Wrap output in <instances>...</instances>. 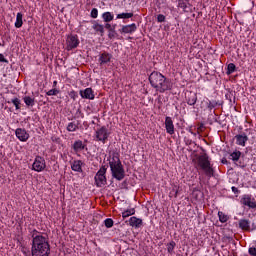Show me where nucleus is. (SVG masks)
<instances>
[{"label": "nucleus", "mask_w": 256, "mask_h": 256, "mask_svg": "<svg viewBox=\"0 0 256 256\" xmlns=\"http://www.w3.org/2000/svg\"><path fill=\"white\" fill-rule=\"evenodd\" d=\"M32 256H49L51 253V245L47 237L43 236L41 232L34 229L32 231Z\"/></svg>", "instance_id": "1"}, {"label": "nucleus", "mask_w": 256, "mask_h": 256, "mask_svg": "<svg viewBox=\"0 0 256 256\" xmlns=\"http://www.w3.org/2000/svg\"><path fill=\"white\" fill-rule=\"evenodd\" d=\"M119 157V153L113 152L112 156H109L108 161L113 179L123 181L125 179V167H123Z\"/></svg>", "instance_id": "2"}, {"label": "nucleus", "mask_w": 256, "mask_h": 256, "mask_svg": "<svg viewBox=\"0 0 256 256\" xmlns=\"http://www.w3.org/2000/svg\"><path fill=\"white\" fill-rule=\"evenodd\" d=\"M203 153L196 155V165L204 171L206 177H213L215 175V170L211 166V161L209 160V155L205 152V149L201 148Z\"/></svg>", "instance_id": "3"}, {"label": "nucleus", "mask_w": 256, "mask_h": 256, "mask_svg": "<svg viewBox=\"0 0 256 256\" xmlns=\"http://www.w3.org/2000/svg\"><path fill=\"white\" fill-rule=\"evenodd\" d=\"M107 167L102 166L94 177L96 187H105L107 185Z\"/></svg>", "instance_id": "4"}, {"label": "nucleus", "mask_w": 256, "mask_h": 256, "mask_svg": "<svg viewBox=\"0 0 256 256\" xmlns=\"http://www.w3.org/2000/svg\"><path fill=\"white\" fill-rule=\"evenodd\" d=\"M47 169V163L45 162V158L42 156H36L34 162L32 164V171H36V173H41Z\"/></svg>", "instance_id": "5"}, {"label": "nucleus", "mask_w": 256, "mask_h": 256, "mask_svg": "<svg viewBox=\"0 0 256 256\" xmlns=\"http://www.w3.org/2000/svg\"><path fill=\"white\" fill-rule=\"evenodd\" d=\"M109 135H111V133H109L106 126H102L95 132L96 141H100L103 145L109 141Z\"/></svg>", "instance_id": "6"}, {"label": "nucleus", "mask_w": 256, "mask_h": 256, "mask_svg": "<svg viewBox=\"0 0 256 256\" xmlns=\"http://www.w3.org/2000/svg\"><path fill=\"white\" fill-rule=\"evenodd\" d=\"M173 89V82L171 79L164 76V79L155 87L158 93H165V91H171Z\"/></svg>", "instance_id": "7"}, {"label": "nucleus", "mask_w": 256, "mask_h": 256, "mask_svg": "<svg viewBox=\"0 0 256 256\" xmlns=\"http://www.w3.org/2000/svg\"><path fill=\"white\" fill-rule=\"evenodd\" d=\"M79 36L70 34L66 39V49L67 51H73V49H77L79 47Z\"/></svg>", "instance_id": "8"}, {"label": "nucleus", "mask_w": 256, "mask_h": 256, "mask_svg": "<svg viewBox=\"0 0 256 256\" xmlns=\"http://www.w3.org/2000/svg\"><path fill=\"white\" fill-rule=\"evenodd\" d=\"M164 75L161 72L153 71L149 75V83L153 89H156V87L161 83V81L164 79Z\"/></svg>", "instance_id": "9"}, {"label": "nucleus", "mask_w": 256, "mask_h": 256, "mask_svg": "<svg viewBox=\"0 0 256 256\" xmlns=\"http://www.w3.org/2000/svg\"><path fill=\"white\" fill-rule=\"evenodd\" d=\"M240 203L249 209H256V201L251 194H244L240 200Z\"/></svg>", "instance_id": "10"}, {"label": "nucleus", "mask_w": 256, "mask_h": 256, "mask_svg": "<svg viewBox=\"0 0 256 256\" xmlns=\"http://www.w3.org/2000/svg\"><path fill=\"white\" fill-rule=\"evenodd\" d=\"M113 59V55L109 52H102L99 54L98 64L100 67H105V65H109L111 60Z\"/></svg>", "instance_id": "11"}, {"label": "nucleus", "mask_w": 256, "mask_h": 256, "mask_svg": "<svg viewBox=\"0 0 256 256\" xmlns=\"http://www.w3.org/2000/svg\"><path fill=\"white\" fill-rule=\"evenodd\" d=\"M121 35H133L137 31V24L132 23L128 25H122V28L118 30Z\"/></svg>", "instance_id": "12"}, {"label": "nucleus", "mask_w": 256, "mask_h": 256, "mask_svg": "<svg viewBox=\"0 0 256 256\" xmlns=\"http://www.w3.org/2000/svg\"><path fill=\"white\" fill-rule=\"evenodd\" d=\"M164 125L168 135H175V124H173V118L166 116Z\"/></svg>", "instance_id": "13"}, {"label": "nucleus", "mask_w": 256, "mask_h": 256, "mask_svg": "<svg viewBox=\"0 0 256 256\" xmlns=\"http://www.w3.org/2000/svg\"><path fill=\"white\" fill-rule=\"evenodd\" d=\"M234 139L236 140V145L245 147L247 145V141H249V136H247V133L242 132L241 134L235 135Z\"/></svg>", "instance_id": "14"}, {"label": "nucleus", "mask_w": 256, "mask_h": 256, "mask_svg": "<svg viewBox=\"0 0 256 256\" xmlns=\"http://www.w3.org/2000/svg\"><path fill=\"white\" fill-rule=\"evenodd\" d=\"M15 135L17 139H19V141H22L23 143L29 140V133H27V130H25L24 128H17L15 131Z\"/></svg>", "instance_id": "15"}, {"label": "nucleus", "mask_w": 256, "mask_h": 256, "mask_svg": "<svg viewBox=\"0 0 256 256\" xmlns=\"http://www.w3.org/2000/svg\"><path fill=\"white\" fill-rule=\"evenodd\" d=\"M185 100H186L187 105H190V107H193L197 103V93L188 92L185 95Z\"/></svg>", "instance_id": "16"}, {"label": "nucleus", "mask_w": 256, "mask_h": 256, "mask_svg": "<svg viewBox=\"0 0 256 256\" xmlns=\"http://www.w3.org/2000/svg\"><path fill=\"white\" fill-rule=\"evenodd\" d=\"M80 97H82V99L93 100L95 99V94L92 88H86L84 90H80Z\"/></svg>", "instance_id": "17"}, {"label": "nucleus", "mask_w": 256, "mask_h": 256, "mask_svg": "<svg viewBox=\"0 0 256 256\" xmlns=\"http://www.w3.org/2000/svg\"><path fill=\"white\" fill-rule=\"evenodd\" d=\"M129 225L134 229H140V227H143V219L132 216L129 219Z\"/></svg>", "instance_id": "18"}, {"label": "nucleus", "mask_w": 256, "mask_h": 256, "mask_svg": "<svg viewBox=\"0 0 256 256\" xmlns=\"http://www.w3.org/2000/svg\"><path fill=\"white\" fill-rule=\"evenodd\" d=\"M72 171H75L76 173H82L83 172V161L81 160H73L70 162Z\"/></svg>", "instance_id": "19"}, {"label": "nucleus", "mask_w": 256, "mask_h": 256, "mask_svg": "<svg viewBox=\"0 0 256 256\" xmlns=\"http://www.w3.org/2000/svg\"><path fill=\"white\" fill-rule=\"evenodd\" d=\"M79 125H81V121L77 120L76 122H70L66 126V130L68 133H75V131H79Z\"/></svg>", "instance_id": "20"}, {"label": "nucleus", "mask_w": 256, "mask_h": 256, "mask_svg": "<svg viewBox=\"0 0 256 256\" xmlns=\"http://www.w3.org/2000/svg\"><path fill=\"white\" fill-rule=\"evenodd\" d=\"M191 0H178V7L184 11V13H189V8L191 7Z\"/></svg>", "instance_id": "21"}, {"label": "nucleus", "mask_w": 256, "mask_h": 256, "mask_svg": "<svg viewBox=\"0 0 256 256\" xmlns=\"http://www.w3.org/2000/svg\"><path fill=\"white\" fill-rule=\"evenodd\" d=\"M85 147H86V145L83 144V141H81V140H76L74 142V144L72 145V149L76 153H81V151H83V149H85Z\"/></svg>", "instance_id": "22"}, {"label": "nucleus", "mask_w": 256, "mask_h": 256, "mask_svg": "<svg viewBox=\"0 0 256 256\" xmlns=\"http://www.w3.org/2000/svg\"><path fill=\"white\" fill-rule=\"evenodd\" d=\"M239 228L243 231H249L251 229V222L247 219H241L239 221Z\"/></svg>", "instance_id": "23"}, {"label": "nucleus", "mask_w": 256, "mask_h": 256, "mask_svg": "<svg viewBox=\"0 0 256 256\" xmlns=\"http://www.w3.org/2000/svg\"><path fill=\"white\" fill-rule=\"evenodd\" d=\"M92 29L96 31V33H100V35H103L105 33V26L103 24H99V22L94 21Z\"/></svg>", "instance_id": "24"}, {"label": "nucleus", "mask_w": 256, "mask_h": 256, "mask_svg": "<svg viewBox=\"0 0 256 256\" xmlns=\"http://www.w3.org/2000/svg\"><path fill=\"white\" fill-rule=\"evenodd\" d=\"M14 27H16V29H21V27H23V13L18 12L16 14V21L14 23Z\"/></svg>", "instance_id": "25"}, {"label": "nucleus", "mask_w": 256, "mask_h": 256, "mask_svg": "<svg viewBox=\"0 0 256 256\" xmlns=\"http://www.w3.org/2000/svg\"><path fill=\"white\" fill-rule=\"evenodd\" d=\"M102 19L104 23H111V21L115 19V15L113 14V12H104L102 14Z\"/></svg>", "instance_id": "26"}, {"label": "nucleus", "mask_w": 256, "mask_h": 256, "mask_svg": "<svg viewBox=\"0 0 256 256\" xmlns=\"http://www.w3.org/2000/svg\"><path fill=\"white\" fill-rule=\"evenodd\" d=\"M241 151L239 150H235L234 152H231L229 155V159H231V161H233V163H237V161H239V159H241Z\"/></svg>", "instance_id": "27"}, {"label": "nucleus", "mask_w": 256, "mask_h": 256, "mask_svg": "<svg viewBox=\"0 0 256 256\" xmlns=\"http://www.w3.org/2000/svg\"><path fill=\"white\" fill-rule=\"evenodd\" d=\"M23 101L26 105V107H35V97H31V96H24L23 97Z\"/></svg>", "instance_id": "28"}, {"label": "nucleus", "mask_w": 256, "mask_h": 256, "mask_svg": "<svg viewBox=\"0 0 256 256\" xmlns=\"http://www.w3.org/2000/svg\"><path fill=\"white\" fill-rule=\"evenodd\" d=\"M7 103L8 104L12 103L14 105L16 111H19V109H21V99H19L17 97H15V98H13L11 100H8Z\"/></svg>", "instance_id": "29"}, {"label": "nucleus", "mask_w": 256, "mask_h": 256, "mask_svg": "<svg viewBox=\"0 0 256 256\" xmlns=\"http://www.w3.org/2000/svg\"><path fill=\"white\" fill-rule=\"evenodd\" d=\"M133 12H123L120 14H117L116 19H131L133 18Z\"/></svg>", "instance_id": "30"}, {"label": "nucleus", "mask_w": 256, "mask_h": 256, "mask_svg": "<svg viewBox=\"0 0 256 256\" xmlns=\"http://www.w3.org/2000/svg\"><path fill=\"white\" fill-rule=\"evenodd\" d=\"M206 105H207V109H209V111H213V109H215V107H217L219 105V103H217L215 100L207 99Z\"/></svg>", "instance_id": "31"}, {"label": "nucleus", "mask_w": 256, "mask_h": 256, "mask_svg": "<svg viewBox=\"0 0 256 256\" xmlns=\"http://www.w3.org/2000/svg\"><path fill=\"white\" fill-rule=\"evenodd\" d=\"M237 70V66L234 63H229L227 66L226 75H232Z\"/></svg>", "instance_id": "32"}, {"label": "nucleus", "mask_w": 256, "mask_h": 256, "mask_svg": "<svg viewBox=\"0 0 256 256\" xmlns=\"http://www.w3.org/2000/svg\"><path fill=\"white\" fill-rule=\"evenodd\" d=\"M131 215H135V208L127 209L122 212L123 219H127V217H131Z\"/></svg>", "instance_id": "33"}, {"label": "nucleus", "mask_w": 256, "mask_h": 256, "mask_svg": "<svg viewBox=\"0 0 256 256\" xmlns=\"http://www.w3.org/2000/svg\"><path fill=\"white\" fill-rule=\"evenodd\" d=\"M218 217H219V221L220 223H227L229 221V216H227L225 213H223L222 211L218 212Z\"/></svg>", "instance_id": "34"}, {"label": "nucleus", "mask_w": 256, "mask_h": 256, "mask_svg": "<svg viewBox=\"0 0 256 256\" xmlns=\"http://www.w3.org/2000/svg\"><path fill=\"white\" fill-rule=\"evenodd\" d=\"M59 93H60L59 89L54 88V89H51V90H49L48 92H46V95H47L48 97H53V96H55V95H59Z\"/></svg>", "instance_id": "35"}, {"label": "nucleus", "mask_w": 256, "mask_h": 256, "mask_svg": "<svg viewBox=\"0 0 256 256\" xmlns=\"http://www.w3.org/2000/svg\"><path fill=\"white\" fill-rule=\"evenodd\" d=\"M176 243L175 241H171L170 243L167 244V251L168 253H173V251L175 250L176 247Z\"/></svg>", "instance_id": "36"}, {"label": "nucleus", "mask_w": 256, "mask_h": 256, "mask_svg": "<svg viewBox=\"0 0 256 256\" xmlns=\"http://www.w3.org/2000/svg\"><path fill=\"white\" fill-rule=\"evenodd\" d=\"M104 225L107 229H111V227H113V225H114L113 219H111V218L105 219Z\"/></svg>", "instance_id": "37"}, {"label": "nucleus", "mask_w": 256, "mask_h": 256, "mask_svg": "<svg viewBox=\"0 0 256 256\" xmlns=\"http://www.w3.org/2000/svg\"><path fill=\"white\" fill-rule=\"evenodd\" d=\"M90 17L92 19H97V17H99V10L97 8H93L90 12Z\"/></svg>", "instance_id": "38"}, {"label": "nucleus", "mask_w": 256, "mask_h": 256, "mask_svg": "<svg viewBox=\"0 0 256 256\" xmlns=\"http://www.w3.org/2000/svg\"><path fill=\"white\" fill-rule=\"evenodd\" d=\"M104 27L109 31V33H115V26H112L110 23H106Z\"/></svg>", "instance_id": "39"}, {"label": "nucleus", "mask_w": 256, "mask_h": 256, "mask_svg": "<svg viewBox=\"0 0 256 256\" xmlns=\"http://www.w3.org/2000/svg\"><path fill=\"white\" fill-rule=\"evenodd\" d=\"M157 22H158V23H165V15L159 14V15L157 16Z\"/></svg>", "instance_id": "40"}, {"label": "nucleus", "mask_w": 256, "mask_h": 256, "mask_svg": "<svg viewBox=\"0 0 256 256\" xmlns=\"http://www.w3.org/2000/svg\"><path fill=\"white\" fill-rule=\"evenodd\" d=\"M248 253L250 256H256V247H250Z\"/></svg>", "instance_id": "41"}, {"label": "nucleus", "mask_w": 256, "mask_h": 256, "mask_svg": "<svg viewBox=\"0 0 256 256\" xmlns=\"http://www.w3.org/2000/svg\"><path fill=\"white\" fill-rule=\"evenodd\" d=\"M225 98L227 99V100H229V103L231 104V103H233V93H228V94H226L225 95Z\"/></svg>", "instance_id": "42"}, {"label": "nucleus", "mask_w": 256, "mask_h": 256, "mask_svg": "<svg viewBox=\"0 0 256 256\" xmlns=\"http://www.w3.org/2000/svg\"><path fill=\"white\" fill-rule=\"evenodd\" d=\"M232 192H234L235 195H239V193H241V191L239 190V188L232 186L231 187Z\"/></svg>", "instance_id": "43"}, {"label": "nucleus", "mask_w": 256, "mask_h": 256, "mask_svg": "<svg viewBox=\"0 0 256 256\" xmlns=\"http://www.w3.org/2000/svg\"><path fill=\"white\" fill-rule=\"evenodd\" d=\"M0 63H9V60L3 54H0Z\"/></svg>", "instance_id": "44"}, {"label": "nucleus", "mask_w": 256, "mask_h": 256, "mask_svg": "<svg viewBox=\"0 0 256 256\" xmlns=\"http://www.w3.org/2000/svg\"><path fill=\"white\" fill-rule=\"evenodd\" d=\"M203 127H205V125L203 123H200L197 128V133H201V131H203Z\"/></svg>", "instance_id": "45"}, {"label": "nucleus", "mask_w": 256, "mask_h": 256, "mask_svg": "<svg viewBox=\"0 0 256 256\" xmlns=\"http://www.w3.org/2000/svg\"><path fill=\"white\" fill-rule=\"evenodd\" d=\"M221 164H222V165H228V164H229V161L227 160V158H222V159H221Z\"/></svg>", "instance_id": "46"}, {"label": "nucleus", "mask_w": 256, "mask_h": 256, "mask_svg": "<svg viewBox=\"0 0 256 256\" xmlns=\"http://www.w3.org/2000/svg\"><path fill=\"white\" fill-rule=\"evenodd\" d=\"M184 141H185L186 145H192L193 144V140H191V139L185 138Z\"/></svg>", "instance_id": "47"}, {"label": "nucleus", "mask_w": 256, "mask_h": 256, "mask_svg": "<svg viewBox=\"0 0 256 256\" xmlns=\"http://www.w3.org/2000/svg\"><path fill=\"white\" fill-rule=\"evenodd\" d=\"M116 34H117L116 32L115 33L109 32L108 34L109 39H113V37H115Z\"/></svg>", "instance_id": "48"}, {"label": "nucleus", "mask_w": 256, "mask_h": 256, "mask_svg": "<svg viewBox=\"0 0 256 256\" xmlns=\"http://www.w3.org/2000/svg\"><path fill=\"white\" fill-rule=\"evenodd\" d=\"M172 193H174V197H177V194L179 193V191L175 188H173Z\"/></svg>", "instance_id": "49"}, {"label": "nucleus", "mask_w": 256, "mask_h": 256, "mask_svg": "<svg viewBox=\"0 0 256 256\" xmlns=\"http://www.w3.org/2000/svg\"><path fill=\"white\" fill-rule=\"evenodd\" d=\"M53 87H54V89H55V87H57V80L53 81Z\"/></svg>", "instance_id": "50"}, {"label": "nucleus", "mask_w": 256, "mask_h": 256, "mask_svg": "<svg viewBox=\"0 0 256 256\" xmlns=\"http://www.w3.org/2000/svg\"><path fill=\"white\" fill-rule=\"evenodd\" d=\"M191 135H193L194 137H197V133L195 132H191Z\"/></svg>", "instance_id": "51"}, {"label": "nucleus", "mask_w": 256, "mask_h": 256, "mask_svg": "<svg viewBox=\"0 0 256 256\" xmlns=\"http://www.w3.org/2000/svg\"><path fill=\"white\" fill-rule=\"evenodd\" d=\"M112 27H114V31H115V28L117 27V24L112 25Z\"/></svg>", "instance_id": "52"}, {"label": "nucleus", "mask_w": 256, "mask_h": 256, "mask_svg": "<svg viewBox=\"0 0 256 256\" xmlns=\"http://www.w3.org/2000/svg\"><path fill=\"white\" fill-rule=\"evenodd\" d=\"M188 131H189V133H193V130L191 128Z\"/></svg>", "instance_id": "53"}, {"label": "nucleus", "mask_w": 256, "mask_h": 256, "mask_svg": "<svg viewBox=\"0 0 256 256\" xmlns=\"http://www.w3.org/2000/svg\"><path fill=\"white\" fill-rule=\"evenodd\" d=\"M71 95H75V91H72V92H71Z\"/></svg>", "instance_id": "54"}, {"label": "nucleus", "mask_w": 256, "mask_h": 256, "mask_svg": "<svg viewBox=\"0 0 256 256\" xmlns=\"http://www.w3.org/2000/svg\"><path fill=\"white\" fill-rule=\"evenodd\" d=\"M92 125H95V121H92Z\"/></svg>", "instance_id": "55"}]
</instances>
